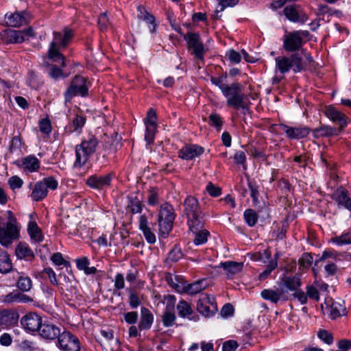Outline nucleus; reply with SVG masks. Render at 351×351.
Here are the masks:
<instances>
[{
    "instance_id": "nucleus-1",
    "label": "nucleus",
    "mask_w": 351,
    "mask_h": 351,
    "mask_svg": "<svg viewBox=\"0 0 351 351\" xmlns=\"http://www.w3.org/2000/svg\"><path fill=\"white\" fill-rule=\"evenodd\" d=\"M73 37L74 32L68 27H64L62 31H54L53 40L47 51L48 60L53 62H60L62 66H66L65 58L61 51L70 45Z\"/></svg>"
},
{
    "instance_id": "nucleus-2",
    "label": "nucleus",
    "mask_w": 351,
    "mask_h": 351,
    "mask_svg": "<svg viewBox=\"0 0 351 351\" xmlns=\"http://www.w3.org/2000/svg\"><path fill=\"white\" fill-rule=\"evenodd\" d=\"M99 144V140L95 135L89 134L84 137L81 143L75 145V160L73 166L75 168L83 167L96 152Z\"/></svg>"
},
{
    "instance_id": "nucleus-3",
    "label": "nucleus",
    "mask_w": 351,
    "mask_h": 351,
    "mask_svg": "<svg viewBox=\"0 0 351 351\" xmlns=\"http://www.w3.org/2000/svg\"><path fill=\"white\" fill-rule=\"evenodd\" d=\"M6 214L8 221L5 226H2L3 219L0 216V244L8 247L14 240L20 237V228L14 213L11 210H7Z\"/></svg>"
},
{
    "instance_id": "nucleus-4",
    "label": "nucleus",
    "mask_w": 351,
    "mask_h": 351,
    "mask_svg": "<svg viewBox=\"0 0 351 351\" xmlns=\"http://www.w3.org/2000/svg\"><path fill=\"white\" fill-rule=\"evenodd\" d=\"M184 212L187 217V224L190 230H197L204 227L201 208L195 197L191 195L186 197L184 201Z\"/></svg>"
},
{
    "instance_id": "nucleus-5",
    "label": "nucleus",
    "mask_w": 351,
    "mask_h": 351,
    "mask_svg": "<svg viewBox=\"0 0 351 351\" xmlns=\"http://www.w3.org/2000/svg\"><path fill=\"white\" fill-rule=\"evenodd\" d=\"M276 69L280 73L285 74L293 70L294 73L305 70L306 63L299 53H293L289 57L278 56L275 58Z\"/></svg>"
},
{
    "instance_id": "nucleus-6",
    "label": "nucleus",
    "mask_w": 351,
    "mask_h": 351,
    "mask_svg": "<svg viewBox=\"0 0 351 351\" xmlns=\"http://www.w3.org/2000/svg\"><path fill=\"white\" fill-rule=\"evenodd\" d=\"M176 216L173 207L171 204L165 203L160 206L158 223L159 234L162 237H167L172 230Z\"/></svg>"
},
{
    "instance_id": "nucleus-7",
    "label": "nucleus",
    "mask_w": 351,
    "mask_h": 351,
    "mask_svg": "<svg viewBox=\"0 0 351 351\" xmlns=\"http://www.w3.org/2000/svg\"><path fill=\"white\" fill-rule=\"evenodd\" d=\"M89 83L84 77L75 75L64 93L65 104L70 103L74 97H86L88 95Z\"/></svg>"
},
{
    "instance_id": "nucleus-8",
    "label": "nucleus",
    "mask_w": 351,
    "mask_h": 351,
    "mask_svg": "<svg viewBox=\"0 0 351 351\" xmlns=\"http://www.w3.org/2000/svg\"><path fill=\"white\" fill-rule=\"evenodd\" d=\"M183 38L186 42V48L191 55L193 56L195 60H199L204 63L206 49L199 34L198 33L189 32L184 35Z\"/></svg>"
},
{
    "instance_id": "nucleus-9",
    "label": "nucleus",
    "mask_w": 351,
    "mask_h": 351,
    "mask_svg": "<svg viewBox=\"0 0 351 351\" xmlns=\"http://www.w3.org/2000/svg\"><path fill=\"white\" fill-rule=\"evenodd\" d=\"M56 345L62 351H80L81 350V343L78 337L67 330L61 332Z\"/></svg>"
},
{
    "instance_id": "nucleus-10",
    "label": "nucleus",
    "mask_w": 351,
    "mask_h": 351,
    "mask_svg": "<svg viewBox=\"0 0 351 351\" xmlns=\"http://www.w3.org/2000/svg\"><path fill=\"white\" fill-rule=\"evenodd\" d=\"M146 126L145 140L148 144L154 143L155 135L157 131V114L153 108H149L147 112V117L144 119Z\"/></svg>"
},
{
    "instance_id": "nucleus-11",
    "label": "nucleus",
    "mask_w": 351,
    "mask_h": 351,
    "mask_svg": "<svg viewBox=\"0 0 351 351\" xmlns=\"http://www.w3.org/2000/svg\"><path fill=\"white\" fill-rule=\"evenodd\" d=\"M197 311L204 317L213 316L217 311V306L214 296L205 295L197 302Z\"/></svg>"
},
{
    "instance_id": "nucleus-12",
    "label": "nucleus",
    "mask_w": 351,
    "mask_h": 351,
    "mask_svg": "<svg viewBox=\"0 0 351 351\" xmlns=\"http://www.w3.org/2000/svg\"><path fill=\"white\" fill-rule=\"evenodd\" d=\"M299 34V32L293 31L284 35L282 47L285 51L298 53L297 51L302 48L304 44L303 38Z\"/></svg>"
},
{
    "instance_id": "nucleus-13",
    "label": "nucleus",
    "mask_w": 351,
    "mask_h": 351,
    "mask_svg": "<svg viewBox=\"0 0 351 351\" xmlns=\"http://www.w3.org/2000/svg\"><path fill=\"white\" fill-rule=\"evenodd\" d=\"M278 285L282 293L289 298V292H295L302 286L301 278L298 276H288L282 278Z\"/></svg>"
},
{
    "instance_id": "nucleus-14",
    "label": "nucleus",
    "mask_w": 351,
    "mask_h": 351,
    "mask_svg": "<svg viewBox=\"0 0 351 351\" xmlns=\"http://www.w3.org/2000/svg\"><path fill=\"white\" fill-rule=\"evenodd\" d=\"M331 199L335 202L338 208H346L351 211V197L348 191L341 186L335 189L330 195Z\"/></svg>"
},
{
    "instance_id": "nucleus-15",
    "label": "nucleus",
    "mask_w": 351,
    "mask_h": 351,
    "mask_svg": "<svg viewBox=\"0 0 351 351\" xmlns=\"http://www.w3.org/2000/svg\"><path fill=\"white\" fill-rule=\"evenodd\" d=\"M324 114L332 122L339 125V130L341 131L348 125V117L332 105L326 106Z\"/></svg>"
},
{
    "instance_id": "nucleus-16",
    "label": "nucleus",
    "mask_w": 351,
    "mask_h": 351,
    "mask_svg": "<svg viewBox=\"0 0 351 351\" xmlns=\"http://www.w3.org/2000/svg\"><path fill=\"white\" fill-rule=\"evenodd\" d=\"M21 324L28 332H39L43 324L42 317L36 313H28L21 319Z\"/></svg>"
},
{
    "instance_id": "nucleus-17",
    "label": "nucleus",
    "mask_w": 351,
    "mask_h": 351,
    "mask_svg": "<svg viewBox=\"0 0 351 351\" xmlns=\"http://www.w3.org/2000/svg\"><path fill=\"white\" fill-rule=\"evenodd\" d=\"M283 13L288 20L293 23H304L308 19L307 15L302 11L300 5H287L283 10Z\"/></svg>"
},
{
    "instance_id": "nucleus-18",
    "label": "nucleus",
    "mask_w": 351,
    "mask_h": 351,
    "mask_svg": "<svg viewBox=\"0 0 351 351\" xmlns=\"http://www.w3.org/2000/svg\"><path fill=\"white\" fill-rule=\"evenodd\" d=\"M204 152V148L197 144H186L180 149L178 154L182 160H191L201 156Z\"/></svg>"
},
{
    "instance_id": "nucleus-19",
    "label": "nucleus",
    "mask_w": 351,
    "mask_h": 351,
    "mask_svg": "<svg viewBox=\"0 0 351 351\" xmlns=\"http://www.w3.org/2000/svg\"><path fill=\"white\" fill-rule=\"evenodd\" d=\"M111 181V174L104 176L93 175L86 180V184L92 189L101 190L109 186Z\"/></svg>"
},
{
    "instance_id": "nucleus-20",
    "label": "nucleus",
    "mask_w": 351,
    "mask_h": 351,
    "mask_svg": "<svg viewBox=\"0 0 351 351\" xmlns=\"http://www.w3.org/2000/svg\"><path fill=\"white\" fill-rule=\"evenodd\" d=\"M279 127L282 131H284L287 137L291 139H300L306 137L310 132L311 129L308 127H289L285 124L281 123Z\"/></svg>"
},
{
    "instance_id": "nucleus-21",
    "label": "nucleus",
    "mask_w": 351,
    "mask_h": 351,
    "mask_svg": "<svg viewBox=\"0 0 351 351\" xmlns=\"http://www.w3.org/2000/svg\"><path fill=\"white\" fill-rule=\"evenodd\" d=\"M138 228L142 232L146 241L149 244H154L156 241L154 229L149 226L147 216L141 215L139 217Z\"/></svg>"
},
{
    "instance_id": "nucleus-22",
    "label": "nucleus",
    "mask_w": 351,
    "mask_h": 351,
    "mask_svg": "<svg viewBox=\"0 0 351 351\" xmlns=\"http://www.w3.org/2000/svg\"><path fill=\"white\" fill-rule=\"evenodd\" d=\"M61 329L53 324L43 323L38 332L40 337L47 340H55L61 334Z\"/></svg>"
},
{
    "instance_id": "nucleus-23",
    "label": "nucleus",
    "mask_w": 351,
    "mask_h": 351,
    "mask_svg": "<svg viewBox=\"0 0 351 351\" xmlns=\"http://www.w3.org/2000/svg\"><path fill=\"white\" fill-rule=\"evenodd\" d=\"M49 61L50 60L45 59L43 62V66L45 68V71L48 74V75L55 80H58L62 77H64L65 76L63 74L62 69L65 66H62L61 65V62H56V64L50 63Z\"/></svg>"
},
{
    "instance_id": "nucleus-24",
    "label": "nucleus",
    "mask_w": 351,
    "mask_h": 351,
    "mask_svg": "<svg viewBox=\"0 0 351 351\" xmlns=\"http://www.w3.org/2000/svg\"><path fill=\"white\" fill-rule=\"evenodd\" d=\"M261 296L265 300L271 302L273 304H277L280 300L287 301L289 298L285 296L279 287L277 289H265L261 292Z\"/></svg>"
},
{
    "instance_id": "nucleus-25",
    "label": "nucleus",
    "mask_w": 351,
    "mask_h": 351,
    "mask_svg": "<svg viewBox=\"0 0 351 351\" xmlns=\"http://www.w3.org/2000/svg\"><path fill=\"white\" fill-rule=\"evenodd\" d=\"M165 280L169 287L175 289L177 292L181 293L184 290L186 281L183 276L167 272L165 274Z\"/></svg>"
},
{
    "instance_id": "nucleus-26",
    "label": "nucleus",
    "mask_w": 351,
    "mask_h": 351,
    "mask_svg": "<svg viewBox=\"0 0 351 351\" xmlns=\"http://www.w3.org/2000/svg\"><path fill=\"white\" fill-rule=\"evenodd\" d=\"M13 278L16 280V285L22 292H28L32 287V280L24 272L16 271Z\"/></svg>"
},
{
    "instance_id": "nucleus-27",
    "label": "nucleus",
    "mask_w": 351,
    "mask_h": 351,
    "mask_svg": "<svg viewBox=\"0 0 351 351\" xmlns=\"http://www.w3.org/2000/svg\"><path fill=\"white\" fill-rule=\"evenodd\" d=\"M154 322V315L145 307L141 308V319L138 325L140 330H149Z\"/></svg>"
},
{
    "instance_id": "nucleus-28",
    "label": "nucleus",
    "mask_w": 351,
    "mask_h": 351,
    "mask_svg": "<svg viewBox=\"0 0 351 351\" xmlns=\"http://www.w3.org/2000/svg\"><path fill=\"white\" fill-rule=\"evenodd\" d=\"M40 165L39 160L35 156L29 155L23 158L21 164L19 165V166L25 171L32 173L38 170Z\"/></svg>"
},
{
    "instance_id": "nucleus-29",
    "label": "nucleus",
    "mask_w": 351,
    "mask_h": 351,
    "mask_svg": "<svg viewBox=\"0 0 351 351\" xmlns=\"http://www.w3.org/2000/svg\"><path fill=\"white\" fill-rule=\"evenodd\" d=\"M21 33L19 30L7 29L0 33V37L2 41L5 44L9 43H21L22 39Z\"/></svg>"
},
{
    "instance_id": "nucleus-30",
    "label": "nucleus",
    "mask_w": 351,
    "mask_h": 351,
    "mask_svg": "<svg viewBox=\"0 0 351 351\" xmlns=\"http://www.w3.org/2000/svg\"><path fill=\"white\" fill-rule=\"evenodd\" d=\"M207 287V280L203 278L201 280H196L193 283H190L188 285L185 284L184 290H183V292H185L189 295H195L204 290Z\"/></svg>"
},
{
    "instance_id": "nucleus-31",
    "label": "nucleus",
    "mask_w": 351,
    "mask_h": 351,
    "mask_svg": "<svg viewBox=\"0 0 351 351\" xmlns=\"http://www.w3.org/2000/svg\"><path fill=\"white\" fill-rule=\"evenodd\" d=\"M15 254L18 258L32 261L34 258L32 250L25 243H19L15 250Z\"/></svg>"
},
{
    "instance_id": "nucleus-32",
    "label": "nucleus",
    "mask_w": 351,
    "mask_h": 351,
    "mask_svg": "<svg viewBox=\"0 0 351 351\" xmlns=\"http://www.w3.org/2000/svg\"><path fill=\"white\" fill-rule=\"evenodd\" d=\"M137 10L138 12V17L145 21L148 25H150L149 27V31L151 33H154L156 27V19L154 16L149 13L142 5H139L137 8Z\"/></svg>"
},
{
    "instance_id": "nucleus-33",
    "label": "nucleus",
    "mask_w": 351,
    "mask_h": 351,
    "mask_svg": "<svg viewBox=\"0 0 351 351\" xmlns=\"http://www.w3.org/2000/svg\"><path fill=\"white\" fill-rule=\"evenodd\" d=\"M339 132L338 129L334 127L323 125L314 129L313 130V134L315 138H319L320 137L336 136L338 135Z\"/></svg>"
},
{
    "instance_id": "nucleus-34",
    "label": "nucleus",
    "mask_w": 351,
    "mask_h": 351,
    "mask_svg": "<svg viewBox=\"0 0 351 351\" xmlns=\"http://www.w3.org/2000/svg\"><path fill=\"white\" fill-rule=\"evenodd\" d=\"M27 232L31 239L36 243H40L44 239L41 229L35 221H30L27 226Z\"/></svg>"
},
{
    "instance_id": "nucleus-35",
    "label": "nucleus",
    "mask_w": 351,
    "mask_h": 351,
    "mask_svg": "<svg viewBox=\"0 0 351 351\" xmlns=\"http://www.w3.org/2000/svg\"><path fill=\"white\" fill-rule=\"evenodd\" d=\"M245 95L242 92L234 94L232 97L227 98V106L235 109H248L245 104Z\"/></svg>"
},
{
    "instance_id": "nucleus-36",
    "label": "nucleus",
    "mask_w": 351,
    "mask_h": 351,
    "mask_svg": "<svg viewBox=\"0 0 351 351\" xmlns=\"http://www.w3.org/2000/svg\"><path fill=\"white\" fill-rule=\"evenodd\" d=\"M48 191L46 189L45 183L42 181L37 182L32 189L31 197L33 200L39 202L47 197Z\"/></svg>"
},
{
    "instance_id": "nucleus-37",
    "label": "nucleus",
    "mask_w": 351,
    "mask_h": 351,
    "mask_svg": "<svg viewBox=\"0 0 351 351\" xmlns=\"http://www.w3.org/2000/svg\"><path fill=\"white\" fill-rule=\"evenodd\" d=\"M143 204L137 196H128L126 211L132 215L141 213L143 210Z\"/></svg>"
},
{
    "instance_id": "nucleus-38",
    "label": "nucleus",
    "mask_w": 351,
    "mask_h": 351,
    "mask_svg": "<svg viewBox=\"0 0 351 351\" xmlns=\"http://www.w3.org/2000/svg\"><path fill=\"white\" fill-rule=\"evenodd\" d=\"M25 12H15L10 15H6V23L10 27H20L27 23V19L24 16Z\"/></svg>"
},
{
    "instance_id": "nucleus-39",
    "label": "nucleus",
    "mask_w": 351,
    "mask_h": 351,
    "mask_svg": "<svg viewBox=\"0 0 351 351\" xmlns=\"http://www.w3.org/2000/svg\"><path fill=\"white\" fill-rule=\"evenodd\" d=\"M12 270V263L8 254L5 252L0 253V272L7 274Z\"/></svg>"
},
{
    "instance_id": "nucleus-40",
    "label": "nucleus",
    "mask_w": 351,
    "mask_h": 351,
    "mask_svg": "<svg viewBox=\"0 0 351 351\" xmlns=\"http://www.w3.org/2000/svg\"><path fill=\"white\" fill-rule=\"evenodd\" d=\"M193 232L195 236L193 240L194 244L196 245H202L206 243L208 241V237L210 235V232L202 228H199L197 230H190Z\"/></svg>"
},
{
    "instance_id": "nucleus-41",
    "label": "nucleus",
    "mask_w": 351,
    "mask_h": 351,
    "mask_svg": "<svg viewBox=\"0 0 351 351\" xmlns=\"http://www.w3.org/2000/svg\"><path fill=\"white\" fill-rule=\"evenodd\" d=\"M221 265L224 270L231 274H236L240 272L243 267V263L234 261H226L224 263H221Z\"/></svg>"
},
{
    "instance_id": "nucleus-42",
    "label": "nucleus",
    "mask_w": 351,
    "mask_h": 351,
    "mask_svg": "<svg viewBox=\"0 0 351 351\" xmlns=\"http://www.w3.org/2000/svg\"><path fill=\"white\" fill-rule=\"evenodd\" d=\"M346 308L339 302H333L330 306V317L335 319L342 315H346Z\"/></svg>"
},
{
    "instance_id": "nucleus-43",
    "label": "nucleus",
    "mask_w": 351,
    "mask_h": 351,
    "mask_svg": "<svg viewBox=\"0 0 351 351\" xmlns=\"http://www.w3.org/2000/svg\"><path fill=\"white\" fill-rule=\"evenodd\" d=\"M226 88H225L226 90L222 92V94L227 99L234 95V94L242 92L243 86L239 82H233L231 84H228Z\"/></svg>"
},
{
    "instance_id": "nucleus-44",
    "label": "nucleus",
    "mask_w": 351,
    "mask_h": 351,
    "mask_svg": "<svg viewBox=\"0 0 351 351\" xmlns=\"http://www.w3.org/2000/svg\"><path fill=\"white\" fill-rule=\"evenodd\" d=\"M161 320L165 327H171L174 325L176 316L174 312L167 308L161 316Z\"/></svg>"
},
{
    "instance_id": "nucleus-45",
    "label": "nucleus",
    "mask_w": 351,
    "mask_h": 351,
    "mask_svg": "<svg viewBox=\"0 0 351 351\" xmlns=\"http://www.w3.org/2000/svg\"><path fill=\"white\" fill-rule=\"evenodd\" d=\"M176 308L178 312V315L181 317L189 316L193 313L191 305L184 300H182L178 302Z\"/></svg>"
},
{
    "instance_id": "nucleus-46",
    "label": "nucleus",
    "mask_w": 351,
    "mask_h": 351,
    "mask_svg": "<svg viewBox=\"0 0 351 351\" xmlns=\"http://www.w3.org/2000/svg\"><path fill=\"white\" fill-rule=\"evenodd\" d=\"M208 123L219 132L222 129L223 121L222 117L216 112L211 113L208 117Z\"/></svg>"
},
{
    "instance_id": "nucleus-47",
    "label": "nucleus",
    "mask_w": 351,
    "mask_h": 351,
    "mask_svg": "<svg viewBox=\"0 0 351 351\" xmlns=\"http://www.w3.org/2000/svg\"><path fill=\"white\" fill-rule=\"evenodd\" d=\"M331 241L339 246L351 244V232H343L339 236L332 237Z\"/></svg>"
},
{
    "instance_id": "nucleus-48",
    "label": "nucleus",
    "mask_w": 351,
    "mask_h": 351,
    "mask_svg": "<svg viewBox=\"0 0 351 351\" xmlns=\"http://www.w3.org/2000/svg\"><path fill=\"white\" fill-rule=\"evenodd\" d=\"M244 219L246 223L250 226H254L258 221V215L252 209H247L244 212Z\"/></svg>"
},
{
    "instance_id": "nucleus-49",
    "label": "nucleus",
    "mask_w": 351,
    "mask_h": 351,
    "mask_svg": "<svg viewBox=\"0 0 351 351\" xmlns=\"http://www.w3.org/2000/svg\"><path fill=\"white\" fill-rule=\"evenodd\" d=\"M86 123V118L83 116L77 115L70 126L69 131L73 132L82 130Z\"/></svg>"
},
{
    "instance_id": "nucleus-50",
    "label": "nucleus",
    "mask_w": 351,
    "mask_h": 351,
    "mask_svg": "<svg viewBox=\"0 0 351 351\" xmlns=\"http://www.w3.org/2000/svg\"><path fill=\"white\" fill-rule=\"evenodd\" d=\"M184 254L180 246L176 245L169 252L168 260L176 263L180 261Z\"/></svg>"
},
{
    "instance_id": "nucleus-51",
    "label": "nucleus",
    "mask_w": 351,
    "mask_h": 351,
    "mask_svg": "<svg viewBox=\"0 0 351 351\" xmlns=\"http://www.w3.org/2000/svg\"><path fill=\"white\" fill-rule=\"evenodd\" d=\"M317 337L328 345L332 344L334 341L332 334L325 329H319L317 332Z\"/></svg>"
},
{
    "instance_id": "nucleus-52",
    "label": "nucleus",
    "mask_w": 351,
    "mask_h": 351,
    "mask_svg": "<svg viewBox=\"0 0 351 351\" xmlns=\"http://www.w3.org/2000/svg\"><path fill=\"white\" fill-rule=\"evenodd\" d=\"M38 126L40 131L44 134L49 135L51 132V123L48 118L40 120Z\"/></svg>"
},
{
    "instance_id": "nucleus-53",
    "label": "nucleus",
    "mask_w": 351,
    "mask_h": 351,
    "mask_svg": "<svg viewBox=\"0 0 351 351\" xmlns=\"http://www.w3.org/2000/svg\"><path fill=\"white\" fill-rule=\"evenodd\" d=\"M218 1V8L219 10H216V12L218 13L219 12L223 11L228 7H234L237 5L239 0H217Z\"/></svg>"
},
{
    "instance_id": "nucleus-54",
    "label": "nucleus",
    "mask_w": 351,
    "mask_h": 351,
    "mask_svg": "<svg viewBox=\"0 0 351 351\" xmlns=\"http://www.w3.org/2000/svg\"><path fill=\"white\" fill-rule=\"evenodd\" d=\"M306 294L307 298L318 302L319 300V293L316 287L313 285H308L306 287Z\"/></svg>"
},
{
    "instance_id": "nucleus-55",
    "label": "nucleus",
    "mask_w": 351,
    "mask_h": 351,
    "mask_svg": "<svg viewBox=\"0 0 351 351\" xmlns=\"http://www.w3.org/2000/svg\"><path fill=\"white\" fill-rule=\"evenodd\" d=\"M291 297L297 299L301 304H306L308 302L306 293L301 290L300 288L289 295V300H291Z\"/></svg>"
},
{
    "instance_id": "nucleus-56",
    "label": "nucleus",
    "mask_w": 351,
    "mask_h": 351,
    "mask_svg": "<svg viewBox=\"0 0 351 351\" xmlns=\"http://www.w3.org/2000/svg\"><path fill=\"white\" fill-rule=\"evenodd\" d=\"M337 256V252L332 249H326L322 253V256L315 261V265H317L319 262L324 261L327 258L335 259Z\"/></svg>"
},
{
    "instance_id": "nucleus-57",
    "label": "nucleus",
    "mask_w": 351,
    "mask_h": 351,
    "mask_svg": "<svg viewBox=\"0 0 351 351\" xmlns=\"http://www.w3.org/2000/svg\"><path fill=\"white\" fill-rule=\"evenodd\" d=\"M147 203L155 206L159 203V195L154 188H150L148 191Z\"/></svg>"
},
{
    "instance_id": "nucleus-58",
    "label": "nucleus",
    "mask_w": 351,
    "mask_h": 351,
    "mask_svg": "<svg viewBox=\"0 0 351 351\" xmlns=\"http://www.w3.org/2000/svg\"><path fill=\"white\" fill-rule=\"evenodd\" d=\"M234 160L237 165L243 166L244 169H247L246 156L244 152L237 151L234 154Z\"/></svg>"
},
{
    "instance_id": "nucleus-59",
    "label": "nucleus",
    "mask_w": 351,
    "mask_h": 351,
    "mask_svg": "<svg viewBox=\"0 0 351 351\" xmlns=\"http://www.w3.org/2000/svg\"><path fill=\"white\" fill-rule=\"evenodd\" d=\"M226 57L234 64H238L241 60V54L232 49L226 51Z\"/></svg>"
},
{
    "instance_id": "nucleus-60",
    "label": "nucleus",
    "mask_w": 351,
    "mask_h": 351,
    "mask_svg": "<svg viewBox=\"0 0 351 351\" xmlns=\"http://www.w3.org/2000/svg\"><path fill=\"white\" fill-rule=\"evenodd\" d=\"M45 183V186H46V189L54 191L58 188V181L52 176L46 177L41 180Z\"/></svg>"
},
{
    "instance_id": "nucleus-61",
    "label": "nucleus",
    "mask_w": 351,
    "mask_h": 351,
    "mask_svg": "<svg viewBox=\"0 0 351 351\" xmlns=\"http://www.w3.org/2000/svg\"><path fill=\"white\" fill-rule=\"evenodd\" d=\"M206 191L212 197H219L221 194V189L212 182H209L206 187Z\"/></svg>"
},
{
    "instance_id": "nucleus-62",
    "label": "nucleus",
    "mask_w": 351,
    "mask_h": 351,
    "mask_svg": "<svg viewBox=\"0 0 351 351\" xmlns=\"http://www.w3.org/2000/svg\"><path fill=\"white\" fill-rule=\"evenodd\" d=\"M8 184L11 189L15 190L21 188L23 181L19 176H14L10 178L8 180Z\"/></svg>"
},
{
    "instance_id": "nucleus-63",
    "label": "nucleus",
    "mask_w": 351,
    "mask_h": 351,
    "mask_svg": "<svg viewBox=\"0 0 351 351\" xmlns=\"http://www.w3.org/2000/svg\"><path fill=\"white\" fill-rule=\"evenodd\" d=\"M21 145L22 142L21 136H15L12 138L10 145L9 146V151L12 153L16 150H19L20 149Z\"/></svg>"
},
{
    "instance_id": "nucleus-64",
    "label": "nucleus",
    "mask_w": 351,
    "mask_h": 351,
    "mask_svg": "<svg viewBox=\"0 0 351 351\" xmlns=\"http://www.w3.org/2000/svg\"><path fill=\"white\" fill-rule=\"evenodd\" d=\"M51 260L56 265L67 266L69 265V263L63 258L62 254L60 252L54 253L52 255Z\"/></svg>"
}]
</instances>
